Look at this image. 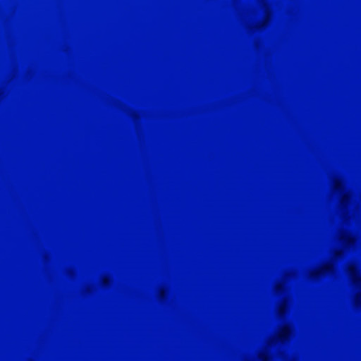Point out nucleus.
Wrapping results in <instances>:
<instances>
[{
	"instance_id": "1",
	"label": "nucleus",
	"mask_w": 361,
	"mask_h": 361,
	"mask_svg": "<svg viewBox=\"0 0 361 361\" xmlns=\"http://www.w3.org/2000/svg\"><path fill=\"white\" fill-rule=\"evenodd\" d=\"M173 96H308L310 97V234H316V92H173Z\"/></svg>"
},
{
	"instance_id": "2",
	"label": "nucleus",
	"mask_w": 361,
	"mask_h": 361,
	"mask_svg": "<svg viewBox=\"0 0 361 361\" xmlns=\"http://www.w3.org/2000/svg\"><path fill=\"white\" fill-rule=\"evenodd\" d=\"M310 86L308 87H173V90H316V0L310 1Z\"/></svg>"
},
{
	"instance_id": "3",
	"label": "nucleus",
	"mask_w": 361,
	"mask_h": 361,
	"mask_svg": "<svg viewBox=\"0 0 361 361\" xmlns=\"http://www.w3.org/2000/svg\"><path fill=\"white\" fill-rule=\"evenodd\" d=\"M324 96H361V92H317V234H319V106Z\"/></svg>"
}]
</instances>
